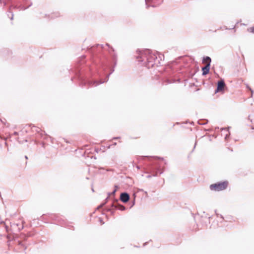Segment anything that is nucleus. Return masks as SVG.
Segmentation results:
<instances>
[{"mask_svg": "<svg viewBox=\"0 0 254 254\" xmlns=\"http://www.w3.org/2000/svg\"><path fill=\"white\" fill-rule=\"evenodd\" d=\"M135 56L136 59L139 62L142 63V64L148 68L152 67L155 64L157 56L153 53L149 49H145L142 51L137 50Z\"/></svg>", "mask_w": 254, "mask_h": 254, "instance_id": "f257e3e1", "label": "nucleus"}, {"mask_svg": "<svg viewBox=\"0 0 254 254\" xmlns=\"http://www.w3.org/2000/svg\"><path fill=\"white\" fill-rule=\"evenodd\" d=\"M75 75L76 77L78 78L79 80L80 86L82 87L86 86V85H88L90 87L96 86L101 83L106 82V80H100V81H89L87 80L81 76L79 71H76Z\"/></svg>", "mask_w": 254, "mask_h": 254, "instance_id": "f03ea898", "label": "nucleus"}, {"mask_svg": "<svg viewBox=\"0 0 254 254\" xmlns=\"http://www.w3.org/2000/svg\"><path fill=\"white\" fill-rule=\"evenodd\" d=\"M161 166L156 161L152 163L148 168V171L149 173L151 174V175H148L147 176V178H150L151 176H157L158 172H159L160 174H162L163 170H161L160 168Z\"/></svg>", "mask_w": 254, "mask_h": 254, "instance_id": "7ed1b4c3", "label": "nucleus"}, {"mask_svg": "<svg viewBox=\"0 0 254 254\" xmlns=\"http://www.w3.org/2000/svg\"><path fill=\"white\" fill-rule=\"evenodd\" d=\"M227 186L228 182L224 181L211 185L210 189L212 190L220 191L226 189Z\"/></svg>", "mask_w": 254, "mask_h": 254, "instance_id": "20e7f679", "label": "nucleus"}, {"mask_svg": "<svg viewBox=\"0 0 254 254\" xmlns=\"http://www.w3.org/2000/svg\"><path fill=\"white\" fill-rule=\"evenodd\" d=\"M211 62V58L209 57L206 56L203 58L202 63H206L205 66L202 68V75H205L209 73L210 67V64Z\"/></svg>", "mask_w": 254, "mask_h": 254, "instance_id": "39448f33", "label": "nucleus"}, {"mask_svg": "<svg viewBox=\"0 0 254 254\" xmlns=\"http://www.w3.org/2000/svg\"><path fill=\"white\" fill-rule=\"evenodd\" d=\"M225 86L226 84L223 80L221 79L219 80L217 82V88L215 90V93H216L217 92L223 91Z\"/></svg>", "mask_w": 254, "mask_h": 254, "instance_id": "423d86ee", "label": "nucleus"}, {"mask_svg": "<svg viewBox=\"0 0 254 254\" xmlns=\"http://www.w3.org/2000/svg\"><path fill=\"white\" fill-rule=\"evenodd\" d=\"M120 198L123 202L127 203L129 200L130 196L128 193L124 192L121 193Z\"/></svg>", "mask_w": 254, "mask_h": 254, "instance_id": "0eeeda50", "label": "nucleus"}, {"mask_svg": "<svg viewBox=\"0 0 254 254\" xmlns=\"http://www.w3.org/2000/svg\"><path fill=\"white\" fill-rule=\"evenodd\" d=\"M112 207L115 209H118L121 211L126 210V207L119 203L118 200H116L114 203H113L112 204Z\"/></svg>", "mask_w": 254, "mask_h": 254, "instance_id": "6e6552de", "label": "nucleus"}, {"mask_svg": "<svg viewBox=\"0 0 254 254\" xmlns=\"http://www.w3.org/2000/svg\"><path fill=\"white\" fill-rule=\"evenodd\" d=\"M31 5H32V3H30L27 7H25L24 5H23L22 4L18 5V4L17 3L15 5H12L11 7H12L13 8H15V9H18L19 10H25L26 9L28 8L30 6H31Z\"/></svg>", "mask_w": 254, "mask_h": 254, "instance_id": "1a4fd4ad", "label": "nucleus"}, {"mask_svg": "<svg viewBox=\"0 0 254 254\" xmlns=\"http://www.w3.org/2000/svg\"><path fill=\"white\" fill-rule=\"evenodd\" d=\"M115 189L112 192L108 193V196L106 199V200L108 199L110 195H114L115 194V193L117 191V189L118 188V187L117 186H115Z\"/></svg>", "mask_w": 254, "mask_h": 254, "instance_id": "9d476101", "label": "nucleus"}, {"mask_svg": "<svg viewBox=\"0 0 254 254\" xmlns=\"http://www.w3.org/2000/svg\"><path fill=\"white\" fill-rule=\"evenodd\" d=\"M23 223H24V222L23 221L22 222V224L21 226H19V225L18 224H13V226H16V227H18V230L19 231H21L22 229H23Z\"/></svg>", "mask_w": 254, "mask_h": 254, "instance_id": "9b49d317", "label": "nucleus"}, {"mask_svg": "<svg viewBox=\"0 0 254 254\" xmlns=\"http://www.w3.org/2000/svg\"><path fill=\"white\" fill-rule=\"evenodd\" d=\"M249 120L252 123H254V115H250L249 116Z\"/></svg>", "mask_w": 254, "mask_h": 254, "instance_id": "f8f14e48", "label": "nucleus"}, {"mask_svg": "<svg viewBox=\"0 0 254 254\" xmlns=\"http://www.w3.org/2000/svg\"><path fill=\"white\" fill-rule=\"evenodd\" d=\"M150 157L149 156H138L137 157V159L138 160V161H140L141 160H143L146 158H149Z\"/></svg>", "mask_w": 254, "mask_h": 254, "instance_id": "ddd939ff", "label": "nucleus"}, {"mask_svg": "<svg viewBox=\"0 0 254 254\" xmlns=\"http://www.w3.org/2000/svg\"><path fill=\"white\" fill-rule=\"evenodd\" d=\"M33 130H35L37 132H39L41 130V129L39 127H37L35 126H33L32 127Z\"/></svg>", "mask_w": 254, "mask_h": 254, "instance_id": "4468645a", "label": "nucleus"}, {"mask_svg": "<svg viewBox=\"0 0 254 254\" xmlns=\"http://www.w3.org/2000/svg\"><path fill=\"white\" fill-rule=\"evenodd\" d=\"M145 0L146 6L148 7V6H149L148 3L149 2L152 1L153 0Z\"/></svg>", "mask_w": 254, "mask_h": 254, "instance_id": "2eb2a0df", "label": "nucleus"}, {"mask_svg": "<svg viewBox=\"0 0 254 254\" xmlns=\"http://www.w3.org/2000/svg\"><path fill=\"white\" fill-rule=\"evenodd\" d=\"M198 124L200 125H204L207 124V122L205 121H203V122H200V121H198Z\"/></svg>", "mask_w": 254, "mask_h": 254, "instance_id": "dca6fc26", "label": "nucleus"}, {"mask_svg": "<svg viewBox=\"0 0 254 254\" xmlns=\"http://www.w3.org/2000/svg\"><path fill=\"white\" fill-rule=\"evenodd\" d=\"M106 210L109 212H111L112 214L114 213V211H112V209L111 208H107Z\"/></svg>", "mask_w": 254, "mask_h": 254, "instance_id": "f3484780", "label": "nucleus"}, {"mask_svg": "<svg viewBox=\"0 0 254 254\" xmlns=\"http://www.w3.org/2000/svg\"><path fill=\"white\" fill-rule=\"evenodd\" d=\"M106 203V202H105V203H103L101 204V205H100L97 207V209H99V208H100L102 207H103V206L105 204V203Z\"/></svg>", "mask_w": 254, "mask_h": 254, "instance_id": "a211bd4d", "label": "nucleus"}, {"mask_svg": "<svg viewBox=\"0 0 254 254\" xmlns=\"http://www.w3.org/2000/svg\"><path fill=\"white\" fill-rule=\"evenodd\" d=\"M106 203V202H105V203H103L101 204V205H100L97 207V209H99V208H100L102 207H103V206L105 204V203Z\"/></svg>", "mask_w": 254, "mask_h": 254, "instance_id": "6ab92c4d", "label": "nucleus"}, {"mask_svg": "<svg viewBox=\"0 0 254 254\" xmlns=\"http://www.w3.org/2000/svg\"><path fill=\"white\" fill-rule=\"evenodd\" d=\"M55 14V16L52 15V18H54V17H58V16H59V15H60V14H59V13H55V14Z\"/></svg>", "mask_w": 254, "mask_h": 254, "instance_id": "aec40b11", "label": "nucleus"}, {"mask_svg": "<svg viewBox=\"0 0 254 254\" xmlns=\"http://www.w3.org/2000/svg\"><path fill=\"white\" fill-rule=\"evenodd\" d=\"M9 13H10V14H11V16L9 17V18H10L11 20H12L13 18V14L12 12H9Z\"/></svg>", "mask_w": 254, "mask_h": 254, "instance_id": "412c9836", "label": "nucleus"}, {"mask_svg": "<svg viewBox=\"0 0 254 254\" xmlns=\"http://www.w3.org/2000/svg\"><path fill=\"white\" fill-rule=\"evenodd\" d=\"M247 88L251 91V93H252L251 96H252L253 94V90L248 86H247Z\"/></svg>", "mask_w": 254, "mask_h": 254, "instance_id": "4be33fe9", "label": "nucleus"}, {"mask_svg": "<svg viewBox=\"0 0 254 254\" xmlns=\"http://www.w3.org/2000/svg\"><path fill=\"white\" fill-rule=\"evenodd\" d=\"M85 57L84 56H82L81 58H80V62H81L83 60H84Z\"/></svg>", "mask_w": 254, "mask_h": 254, "instance_id": "5701e85b", "label": "nucleus"}, {"mask_svg": "<svg viewBox=\"0 0 254 254\" xmlns=\"http://www.w3.org/2000/svg\"><path fill=\"white\" fill-rule=\"evenodd\" d=\"M230 133L229 132L228 134H226L225 137V138L226 139L229 136Z\"/></svg>", "mask_w": 254, "mask_h": 254, "instance_id": "b1692460", "label": "nucleus"}, {"mask_svg": "<svg viewBox=\"0 0 254 254\" xmlns=\"http://www.w3.org/2000/svg\"><path fill=\"white\" fill-rule=\"evenodd\" d=\"M18 244H19V245H20V246H23V244H22V242H20V241H19V242H18Z\"/></svg>", "mask_w": 254, "mask_h": 254, "instance_id": "393cba45", "label": "nucleus"}, {"mask_svg": "<svg viewBox=\"0 0 254 254\" xmlns=\"http://www.w3.org/2000/svg\"><path fill=\"white\" fill-rule=\"evenodd\" d=\"M111 73H112V72H111V73L107 76L106 80V81L108 80L109 76L110 75Z\"/></svg>", "mask_w": 254, "mask_h": 254, "instance_id": "a878e982", "label": "nucleus"}, {"mask_svg": "<svg viewBox=\"0 0 254 254\" xmlns=\"http://www.w3.org/2000/svg\"><path fill=\"white\" fill-rule=\"evenodd\" d=\"M18 134L17 132H14L12 135H17Z\"/></svg>", "mask_w": 254, "mask_h": 254, "instance_id": "bb28decb", "label": "nucleus"}, {"mask_svg": "<svg viewBox=\"0 0 254 254\" xmlns=\"http://www.w3.org/2000/svg\"><path fill=\"white\" fill-rule=\"evenodd\" d=\"M0 121L2 123H3V124H5V122L4 121H5V120L4 119H3V120H2L1 119H0Z\"/></svg>", "mask_w": 254, "mask_h": 254, "instance_id": "cd10ccee", "label": "nucleus"}, {"mask_svg": "<svg viewBox=\"0 0 254 254\" xmlns=\"http://www.w3.org/2000/svg\"><path fill=\"white\" fill-rule=\"evenodd\" d=\"M120 138V137H114V138H113V139H119V138Z\"/></svg>", "mask_w": 254, "mask_h": 254, "instance_id": "c85d7f7f", "label": "nucleus"}, {"mask_svg": "<svg viewBox=\"0 0 254 254\" xmlns=\"http://www.w3.org/2000/svg\"><path fill=\"white\" fill-rule=\"evenodd\" d=\"M172 82V81H169V80H167V83H171Z\"/></svg>", "mask_w": 254, "mask_h": 254, "instance_id": "c756f323", "label": "nucleus"}, {"mask_svg": "<svg viewBox=\"0 0 254 254\" xmlns=\"http://www.w3.org/2000/svg\"><path fill=\"white\" fill-rule=\"evenodd\" d=\"M196 142H195V144H194V146L193 147V150H194V149L195 148V146H196Z\"/></svg>", "mask_w": 254, "mask_h": 254, "instance_id": "7c9ffc66", "label": "nucleus"}, {"mask_svg": "<svg viewBox=\"0 0 254 254\" xmlns=\"http://www.w3.org/2000/svg\"><path fill=\"white\" fill-rule=\"evenodd\" d=\"M60 224L61 225H64V223L63 222H60Z\"/></svg>", "mask_w": 254, "mask_h": 254, "instance_id": "2f4dec72", "label": "nucleus"}, {"mask_svg": "<svg viewBox=\"0 0 254 254\" xmlns=\"http://www.w3.org/2000/svg\"><path fill=\"white\" fill-rule=\"evenodd\" d=\"M136 168H137V169H139V168H139V167L138 166H136Z\"/></svg>", "mask_w": 254, "mask_h": 254, "instance_id": "473e14b6", "label": "nucleus"}, {"mask_svg": "<svg viewBox=\"0 0 254 254\" xmlns=\"http://www.w3.org/2000/svg\"><path fill=\"white\" fill-rule=\"evenodd\" d=\"M25 159H28V157H27V156H25Z\"/></svg>", "mask_w": 254, "mask_h": 254, "instance_id": "72a5a7b5", "label": "nucleus"}, {"mask_svg": "<svg viewBox=\"0 0 254 254\" xmlns=\"http://www.w3.org/2000/svg\"><path fill=\"white\" fill-rule=\"evenodd\" d=\"M157 158H158V159H160V158H158V157H157ZM161 160H164V159H163V158H161Z\"/></svg>", "mask_w": 254, "mask_h": 254, "instance_id": "f704fd0d", "label": "nucleus"}, {"mask_svg": "<svg viewBox=\"0 0 254 254\" xmlns=\"http://www.w3.org/2000/svg\"><path fill=\"white\" fill-rule=\"evenodd\" d=\"M116 144H117V143H116V142H115V143H114L113 145H116Z\"/></svg>", "mask_w": 254, "mask_h": 254, "instance_id": "c9c22d12", "label": "nucleus"}, {"mask_svg": "<svg viewBox=\"0 0 254 254\" xmlns=\"http://www.w3.org/2000/svg\"><path fill=\"white\" fill-rule=\"evenodd\" d=\"M146 244V243H144V244H143V246H145Z\"/></svg>", "mask_w": 254, "mask_h": 254, "instance_id": "e433bc0d", "label": "nucleus"}, {"mask_svg": "<svg viewBox=\"0 0 254 254\" xmlns=\"http://www.w3.org/2000/svg\"><path fill=\"white\" fill-rule=\"evenodd\" d=\"M98 46H101L102 48L103 47V45H100L99 44H98Z\"/></svg>", "mask_w": 254, "mask_h": 254, "instance_id": "4c0bfd02", "label": "nucleus"}, {"mask_svg": "<svg viewBox=\"0 0 254 254\" xmlns=\"http://www.w3.org/2000/svg\"><path fill=\"white\" fill-rule=\"evenodd\" d=\"M134 200L133 202V205H134Z\"/></svg>", "mask_w": 254, "mask_h": 254, "instance_id": "58836bf2", "label": "nucleus"}, {"mask_svg": "<svg viewBox=\"0 0 254 254\" xmlns=\"http://www.w3.org/2000/svg\"><path fill=\"white\" fill-rule=\"evenodd\" d=\"M226 130L224 128H222V130Z\"/></svg>", "mask_w": 254, "mask_h": 254, "instance_id": "ea45409f", "label": "nucleus"}]
</instances>
